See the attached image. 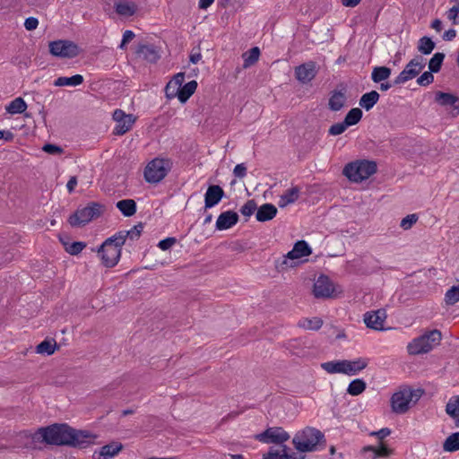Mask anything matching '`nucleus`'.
<instances>
[{"mask_svg":"<svg viewBox=\"0 0 459 459\" xmlns=\"http://www.w3.org/2000/svg\"><path fill=\"white\" fill-rule=\"evenodd\" d=\"M30 437L33 441L45 445L85 449L95 444L98 435L74 429L67 423H54L39 428Z\"/></svg>","mask_w":459,"mask_h":459,"instance_id":"f257e3e1","label":"nucleus"},{"mask_svg":"<svg viewBox=\"0 0 459 459\" xmlns=\"http://www.w3.org/2000/svg\"><path fill=\"white\" fill-rule=\"evenodd\" d=\"M321 442H325V435L319 429L313 427H306L302 430L298 431L292 439L295 449L300 453L317 450V446Z\"/></svg>","mask_w":459,"mask_h":459,"instance_id":"f03ea898","label":"nucleus"},{"mask_svg":"<svg viewBox=\"0 0 459 459\" xmlns=\"http://www.w3.org/2000/svg\"><path fill=\"white\" fill-rule=\"evenodd\" d=\"M121 239L120 236L118 238L112 236L107 238L98 248L97 252L106 267L112 268L118 263L123 246Z\"/></svg>","mask_w":459,"mask_h":459,"instance_id":"7ed1b4c3","label":"nucleus"},{"mask_svg":"<svg viewBox=\"0 0 459 459\" xmlns=\"http://www.w3.org/2000/svg\"><path fill=\"white\" fill-rule=\"evenodd\" d=\"M377 172V163L370 160H356L348 163L343 169V175L352 182H362Z\"/></svg>","mask_w":459,"mask_h":459,"instance_id":"20e7f679","label":"nucleus"},{"mask_svg":"<svg viewBox=\"0 0 459 459\" xmlns=\"http://www.w3.org/2000/svg\"><path fill=\"white\" fill-rule=\"evenodd\" d=\"M441 332L431 330L413 339L407 346L408 352L411 355H418L430 351L441 341Z\"/></svg>","mask_w":459,"mask_h":459,"instance_id":"39448f33","label":"nucleus"},{"mask_svg":"<svg viewBox=\"0 0 459 459\" xmlns=\"http://www.w3.org/2000/svg\"><path fill=\"white\" fill-rule=\"evenodd\" d=\"M312 253L311 247L305 240H299L294 244L293 248L283 255L281 259L275 261V267L278 271H284L294 267L295 260L309 255Z\"/></svg>","mask_w":459,"mask_h":459,"instance_id":"423d86ee","label":"nucleus"},{"mask_svg":"<svg viewBox=\"0 0 459 459\" xmlns=\"http://www.w3.org/2000/svg\"><path fill=\"white\" fill-rule=\"evenodd\" d=\"M103 205L99 203H90L83 208H79L69 217V223L73 227H81L89 223L93 219L99 218L103 213Z\"/></svg>","mask_w":459,"mask_h":459,"instance_id":"0eeeda50","label":"nucleus"},{"mask_svg":"<svg viewBox=\"0 0 459 459\" xmlns=\"http://www.w3.org/2000/svg\"><path fill=\"white\" fill-rule=\"evenodd\" d=\"M171 161L169 159L156 158L148 163L144 169V178L149 183H159L171 169Z\"/></svg>","mask_w":459,"mask_h":459,"instance_id":"6e6552de","label":"nucleus"},{"mask_svg":"<svg viewBox=\"0 0 459 459\" xmlns=\"http://www.w3.org/2000/svg\"><path fill=\"white\" fill-rule=\"evenodd\" d=\"M49 52L55 56L73 58L79 55V47L70 40H56L49 43Z\"/></svg>","mask_w":459,"mask_h":459,"instance_id":"1a4fd4ad","label":"nucleus"},{"mask_svg":"<svg viewBox=\"0 0 459 459\" xmlns=\"http://www.w3.org/2000/svg\"><path fill=\"white\" fill-rule=\"evenodd\" d=\"M255 439L265 444L273 443L282 446L290 439V435L281 427H272L257 434Z\"/></svg>","mask_w":459,"mask_h":459,"instance_id":"9d476101","label":"nucleus"},{"mask_svg":"<svg viewBox=\"0 0 459 459\" xmlns=\"http://www.w3.org/2000/svg\"><path fill=\"white\" fill-rule=\"evenodd\" d=\"M334 292V286L328 276L320 275L313 286V294L316 299L332 298Z\"/></svg>","mask_w":459,"mask_h":459,"instance_id":"9b49d317","label":"nucleus"},{"mask_svg":"<svg viewBox=\"0 0 459 459\" xmlns=\"http://www.w3.org/2000/svg\"><path fill=\"white\" fill-rule=\"evenodd\" d=\"M411 401V393L410 389H403L394 393L391 398L392 410L395 413L403 414L409 410V404Z\"/></svg>","mask_w":459,"mask_h":459,"instance_id":"f8f14e48","label":"nucleus"},{"mask_svg":"<svg viewBox=\"0 0 459 459\" xmlns=\"http://www.w3.org/2000/svg\"><path fill=\"white\" fill-rule=\"evenodd\" d=\"M316 65L314 61L304 63L295 68L296 79L302 82H311L316 75Z\"/></svg>","mask_w":459,"mask_h":459,"instance_id":"ddd939ff","label":"nucleus"},{"mask_svg":"<svg viewBox=\"0 0 459 459\" xmlns=\"http://www.w3.org/2000/svg\"><path fill=\"white\" fill-rule=\"evenodd\" d=\"M386 318V313L384 309L369 311L364 315V323L367 327L381 331L384 330V323Z\"/></svg>","mask_w":459,"mask_h":459,"instance_id":"4468645a","label":"nucleus"},{"mask_svg":"<svg viewBox=\"0 0 459 459\" xmlns=\"http://www.w3.org/2000/svg\"><path fill=\"white\" fill-rule=\"evenodd\" d=\"M280 449L270 447L268 452L263 455V459H305V455H298L290 452L286 445L280 446Z\"/></svg>","mask_w":459,"mask_h":459,"instance_id":"2eb2a0df","label":"nucleus"},{"mask_svg":"<svg viewBox=\"0 0 459 459\" xmlns=\"http://www.w3.org/2000/svg\"><path fill=\"white\" fill-rule=\"evenodd\" d=\"M224 196L223 189L218 185L210 186L204 195V207L210 209L218 204Z\"/></svg>","mask_w":459,"mask_h":459,"instance_id":"dca6fc26","label":"nucleus"},{"mask_svg":"<svg viewBox=\"0 0 459 459\" xmlns=\"http://www.w3.org/2000/svg\"><path fill=\"white\" fill-rule=\"evenodd\" d=\"M238 214L233 211H226L221 212L216 221V230H228L234 225H236L238 221Z\"/></svg>","mask_w":459,"mask_h":459,"instance_id":"f3484780","label":"nucleus"},{"mask_svg":"<svg viewBox=\"0 0 459 459\" xmlns=\"http://www.w3.org/2000/svg\"><path fill=\"white\" fill-rule=\"evenodd\" d=\"M123 449V445L120 442L113 441L108 445L103 446L98 456L94 459H109L117 455ZM97 453L94 454V455Z\"/></svg>","mask_w":459,"mask_h":459,"instance_id":"a211bd4d","label":"nucleus"},{"mask_svg":"<svg viewBox=\"0 0 459 459\" xmlns=\"http://www.w3.org/2000/svg\"><path fill=\"white\" fill-rule=\"evenodd\" d=\"M255 218L258 221L264 222L273 219L277 214V208L272 204H264L256 209Z\"/></svg>","mask_w":459,"mask_h":459,"instance_id":"6ab92c4d","label":"nucleus"},{"mask_svg":"<svg viewBox=\"0 0 459 459\" xmlns=\"http://www.w3.org/2000/svg\"><path fill=\"white\" fill-rule=\"evenodd\" d=\"M346 95L342 91H333L329 98L328 107L332 111L341 110L346 103Z\"/></svg>","mask_w":459,"mask_h":459,"instance_id":"aec40b11","label":"nucleus"},{"mask_svg":"<svg viewBox=\"0 0 459 459\" xmlns=\"http://www.w3.org/2000/svg\"><path fill=\"white\" fill-rule=\"evenodd\" d=\"M380 95L377 91H371L363 94L359 100V105L365 110H370L379 100Z\"/></svg>","mask_w":459,"mask_h":459,"instance_id":"412c9836","label":"nucleus"},{"mask_svg":"<svg viewBox=\"0 0 459 459\" xmlns=\"http://www.w3.org/2000/svg\"><path fill=\"white\" fill-rule=\"evenodd\" d=\"M143 230V224L140 222L137 225H134L131 230L119 231L116 233L114 236L116 238H118V236H120L124 245L127 238H129L130 240L138 239L142 234Z\"/></svg>","mask_w":459,"mask_h":459,"instance_id":"4be33fe9","label":"nucleus"},{"mask_svg":"<svg viewBox=\"0 0 459 459\" xmlns=\"http://www.w3.org/2000/svg\"><path fill=\"white\" fill-rule=\"evenodd\" d=\"M321 368L329 374H346V359L324 362Z\"/></svg>","mask_w":459,"mask_h":459,"instance_id":"5701e85b","label":"nucleus"},{"mask_svg":"<svg viewBox=\"0 0 459 459\" xmlns=\"http://www.w3.org/2000/svg\"><path fill=\"white\" fill-rule=\"evenodd\" d=\"M299 196V188L293 186L290 189L286 190L280 197L279 206L285 207L290 204H293L298 200Z\"/></svg>","mask_w":459,"mask_h":459,"instance_id":"b1692460","label":"nucleus"},{"mask_svg":"<svg viewBox=\"0 0 459 459\" xmlns=\"http://www.w3.org/2000/svg\"><path fill=\"white\" fill-rule=\"evenodd\" d=\"M117 208L126 217H131L136 212V203L133 199H123L116 204Z\"/></svg>","mask_w":459,"mask_h":459,"instance_id":"393cba45","label":"nucleus"},{"mask_svg":"<svg viewBox=\"0 0 459 459\" xmlns=\"http://www.w3.org/2000/svg\"><path fill=\"white\" fill-rule=\"evenodd\" d=\"M137 53L150 63H155L160 55L152 45H142L139 47Z\"/></svg>","mask_w":459,"mask_h":459,"instance_id":"a878e982","label":"nucleus"},{"mask_svg":"<svg viewBox=\"0 0 459 459\" xmlns=\"http://www.w3.org/2000/svg\"><path fill=\"white\" fill-rule=\"evenodd\" d=\"M197 88V82L193 80L186 82L184 86L179 88L178 100L181 103H185L187 100L195 93Z\"/></svg>","mask_w":459,"mask_h":459,"instance_id":"bb28decb","label":"nucleus"},{"mask_svg":"<svg viewBox=\"0 0 459 459\" xmlns=\"http://www.w3.org/2000/svg\"><path fill=\"white\" fill-rule=\"evenodd\" d=\"M446 412L455 420V425L459 427V395L449 399L446 405Z\"/></svg>","mask_w":459,"mask_h":459,"instance_id":"cd10ccee","label":"nucleus"},{"mask_svg":"<svg viewBox=\"0 0 459 459\" xmlns=\"http://www.w3.org/2000/svg\"><path fill=\"white\" fill-rule=\"evenodd\" d=\"M136 5L132 2L123 1L115 4L117 13L123 16H132L136 12Z\"/></svg>","mask_w":459,"mask_h":459,"instance_id":"c85d7f7f","label":"nucleus"},{"mask_svg":"<svg viewBox=\"0 0 459 459\" xmlns=\"http://www.w3.org/2000/svg\"><path fill=\"white\" fill-rule=\"evenodd\" d=\"M83 82V77L81 74H75L71 77H58L55 82V86H78Z\"/></svg>","mask_w":459,"mask_h":459,"instance_id":"c756f323","label":"nucleus"},{"mask_svg":"<svg viewBox=\"0 0 459 459\" xmlns=\"http://www.w3.org/2000/svg\"><path fill=\"white\" fill-rule=\"evenodd\" d=\"M392 70L387 66H376L371 73V80L376 82H381L388 79L391 75Z\"/></svg>","mask_w":459,"mask_h":459,"instance_id":"7c9ffc66","label":"nucleus"},{"mask_svg":"<svg viewBox=\"0 0 459 459\" xmlns=\"http://www.w3.org/2000/svg\"><path fill=\"white\" fill-rule=\"evenodd\" d=\"M298 325L306 330L317 331L322 327L323 320L317 316L312 318H302L299 321Z\"/></svg>","mask_w":459,"mask_h":459,"instance_id":"2f4dec72","label":"nucleus"},{"mask_svg":"<svg viewBox=\"0 0 459 459\" xmlns=\"http://www.w3.org/2000/svg\"><path fill=\"white\" fill-rule=\"evenodd\" d=\"M368 363L363 359H358L356 360H346V375L353 376L357 372L364 369Z\"/></svg>","mask_w":459,"mask_h":459,"instance_id":"473e14b6","label":"nucleus"},{"mask_svg":"<svg viewBox=\"0 0 459 459\" xmlns=\"http://www.w3.org/2000/svg\"><path fill=\"white\" fill-rule=\"evenodd\" d=\"M26 108L27 104L24 100L21 97H18L10 102V104L6 107V111L12 115L22 114L26 110Z\"/></svg>","mask_w":459,"mask_h":459,"instance_id":"72a5a7b5","label":"nucleus"},{"mask_svg":"<svg viewBox=\"0 0 459 459\" xmlns=\"http://www.w3.org/2000/svg\"><path fill=\"white\" fill-rule=\"evenodd\" d=\"M435 100L441 106H455L458 98L452 93L437 91L435 95Z\"/></svg>","mask_w":459,"mask_h":459,"instance_id":"f704fd0d","label":"nucleus"},{"mask_svg":"<svg viewBox=\"0 0 459 459\" xmlns=\"http://www.w3.org/2000/svg\"><path fill=\"white\" fill-rule=\"evenodd\" d=\"M59 240L65 247V251L72 255L80 254L86 247V243L82 241H75L73 243L64 242V238L62 237H59Z\"/></svg>","mask_w":459,"mask_h":459,"instance_id":"c9c22d12","label":"nucleus"},{"mask_svg":"<svg viewBox=\"0 0 459 459\" xmlns=\"http://www.w3.org/2000/svg\"><path fill=\"white\" fill-rule=\"evenodd\" d=\"M419 74V69H406L404 67V69L394 79V85L405 83L406 82L415 78Z\"/></svg>","mask_w":459,"mask_h":459,"instance_id":"e433bc0d","label":"nucleus"},{"mask_svg":"<svg viewBox=\"0 0 459 459\" xmlns=\"http://www.w3.org/2000/svg\"><path fill=\"white\" fill-rule=\"evenodd\" d=\"M57 348L58 346L55 340H44L43 342L37 345L36 351L37 353L39 354L51 355L55 352L56 349Z\"/></svg>","mask_w":459,"mask_h":459,"instance_id":"4c0bfd02","label":"nucleus"},{"mask_svg":"<svg viewBox=\"0 0 459 459\" xmlns=\"http://www.w3.org/2000/svg\"><path fill=\"white\" fill-rule=\"evenodd\" d=\"M135 121V117L134 116L128 117L126 119H123L121 122L117 123L114 128V134L117 135H122L128 132L132 126Z\"/></svg>","mask_w":459,"mask_h":459,"instance_id":"58836bf2","label":"nucleus"},{"mask_svg":"<svg viewBox=\"0 0 459 459\" xmlns=\"http://www.w3.org/2000/svg\"><path fill=\"white\" fill-rule=\"evenodd\" d=\"M362 115L363 114L360 108H353L346 114L343 121L349 127L358 124L360 121Z\"/></svg>","mask_w":459,"mask_h":459,"instance_id":"ea45409f","label":"nucleus"},{"mask_svg":"<svg viewBox=\"0 0 459 459\" xmlns=\"http://www.w3.org/2000/svg\"><path fill=\"white\" fill-rule=\"evenodd\" d=\"M435 48V42L429 37L424 36L420 39L418 50L423 55H429Z\"/></svg>","mask_w":459,"mask_h":459,"instance_id":"a19ab883","label":"nucleus"},{"mask_svg":"<svg viewBox=\"0 0 459 459\" xmlns=\"http://www.w3.org/2000/svg\"><path fill=\"white\" fill-rule=\"evenodd\" d=\"M443 448L447 452L459 450V432L453 433L444 442Z\"/></svg>","mask_w":459,"mask_h":459,"instance_id":"79ce46f5","label":"nucleus"},{"mask_svg":"<svg viewBox=\"0 0 459 459\" xmlns=\"http://www.w3.org/2000/svg\"><path fill=\"white\" fill-rule=\"evenodd\" d=\"M260 49L257 47H254L249 49L247 52L243 54L244 58V67H248L254 65L259 58Z\"/></svg>","mask_w":459,"mask_h":459,"instance_id":"37998d69","label":"nucleus"},{"mask_svg":"<svg viewBox=\"0 0 459 459\" xmlns=\"http://www.w3.org/2000/svg\"><path fill=\"white\" fill-rule=\"evenodd\" d=\"M444 59V53H435L429 63V71H431L432 73H438L441 69Z\"/></svg>","mask_w":459,"mask_h":459,"instance_id":"c03bdc74","label":"nucleus"},{"mask_svg":"<svg viewBox=\"0 0 459 459\" xmlns=\"http://www.w3.org/2000/svg\"><path fill=\"white\" fill-rule=\"evenodd\" d=\"M444 300L449 306H453L459 301V284L452 286L446 290Z\"/></svg>","mask_w":459,"mask_h":459,"instance_id":"a18cd8bd","label":"nucleus"},{"mask_svg":"<svg viewBox=\"0 0 459 459\" xmlns=\"http://www.w3.org/2000/svg\"><path fill=\"white\" fill-rule=\"evenodd\" d=\"M366 389V383L362 379L352 380L347 389L351 395H359Z\"/></svg>","mask_w":459,"mask_h":459,"instance_id":"49530a36","label":"nucleus"},{"mask_svg":"<svg viewBox=\"0 0 459 459\" xmlns=\"http://www.w3.org/2000/svg\"><path fill=\"white\" fill-rule=\"evenodd\" d=\"M363 451H371L374 453L375 457H386L391 454V450L384 446L383 444L380 446L376 447L373 446H368L363 448Z\"/></svg>","mask_w":459,"mask_h":459,"instance_id":"de8ad7c7","label":"nucleus"},{"mask_svg":"<svg viewBox=\"0 0 459 459\" xmlns=\"http://www.w3.org/2000/svg\"><path fill=\"white\" fill-rule=\"evenodd\" d=\"M424 58L421 56H416L405 66L406 69H419L420 73L425 67Z\"/></svg>","mask_w":459,"mask_h":459,"instance_id":"09e8293b","label":"nucleus"},{"mask_svg":"<svg viewBox=\"0 0 459 459\" xmlns=\"http://www.w3.org/2000/svg\"><path fill=\"white\" fill-rule=\"evenodd\" d=\"M257 209V205L255 200H248L240 209V212L247 217L251 216Z\"/></svg>","mask_w":459,"mask_h":459,"instance_id":"8fccbe9b","label":"nucleus"},{"mask_svg":"<svg viewBox=\"0 0 459 459\" xmlns=\"http://www.w3.org/2000/svg\"><path fill=\"white\" fill-rule=\"evenodd\" d=\"M418 219L417 214H409L401 221L400 226L403 230H409L417 222Z\"/></svg>","mask_w":459,"mask_h":459,"instance_id":"3c124183","label":"nucleus"},{"mask_svg":"<svg viewBox=\"0 0 459 459\" xmlns=\"http://www.w3.org/2000/svg\"><path fill=\"white\" fill-rule=\"evenodd\" d=\"M433 73L431 71L424 72L418 79L417 83L420 86H428L431 84L434 81V76L432 74Z\"/></svg>","mask_w":459,"mask_h":459,"instance_id":"603ef678","label":"nucleus"},{"mask_svg":"<svg viewBox=\"0 0 459 459\" xmlns=\"http://www.w3.org/2000/svg\"><path fill=\"white\" fill-rule=\"evenodd\" d=\"M348 128V126L345 125V122L342 121L341 123L333 124L330 126L328 133L331 135H339L345 132V130Z\"/></svg>","mask_w":459,"mask_h":459,"instance_id":"864d4df0","label":"nucleus"},{"mask_svg":"<svg viewBox=\"0 0 459 459\" xmlns=\"http://www.w3.org/2000/svg\"><path fill=\"white\" fill-rule=\"evenodd\" d=\"M447 18L453 21L454 24H459V3L448 10Z\"/></svg>","mask_w":459,"mask_h":459,"instance_id":"5fc2aeb1","label":"nucleus"},{"mask_svg":"<svg viewBox=\"0 0 459 459\" xmlns=\"http://www.w3.org/2000/svg\"><path fill=\"white\" fill-rule=\"evenodd\" d=\"M42 150L51 155H57L63 153V149L60 146L52 143H47L42 147Z\"/></svg>","mask_w":459,"mask_h":459,"instance_id":"6e6d98bb","label":"nucleus"},{"mask_svg":"<svg viewBox=\"0 0 459 459\" xmlns=\"http://www.w3.org/2000/svg\"><path fill=\"white\" fill-rule=\"evenodd\" d=\"M178 91H179V88H176L175 85H173V83H171L170 82H169L165 87V94H166V97L169 98V99H173L175 97H178Z\"/></svg>","mask_w":459,"mask_h":459,"instance_id":"4d7b16f0","label":"nucleus"},{"mask_svg":"<svg viewBox=\"0 0 459 459\" xmlns=\"http://www.w3.org/2000/svg\"><path fill=\"white\" fill-rule=\"evenodd\" d=\"M177 242V239L175 238H167L165 239H162L159 242L158 247L161 250H168L175 243Z\"/></svg>","mask_w":459,"mask_h":459,"instance_id":"13d9d810","label":"nucleus"},{"mask_svg":"<svg viewBox=\"0 0 459 459\" xmlns=\"http://www.w3.org/2000/svg\"><path fill=\"white\" fill-rule=\"evenodd\" d=\"M233 174L236 178H243L247 175V167L244 163L236 165L233 169Z\"/></svg>","mask_w":459,"mask_h":459,"instance_id":"bf43d9fd","label":"nucleus"},{"mask_svg":"<svg viewBox=\"0 0 459 459\" xmlns=\"http://www.w3.org/2000/svg\"><path fill=\"white\" fill-rule=\"evenodd\" d=\"M134 36L135 35L132 30H126L123 34V39H122L119 48L122 49L125 48L126 45L127 43H129L134 38Z\"/></svg>","mask_w":459,"mask_h":459,"instance_id":"052dcab7","label":"nucleus"},{"mask_svg":"<svg viewBox=\"0 0 459 459\" xmlns=\"http://www.w3.org/2000/svg\"><path fill=\"white\" fill-rule=\"evenodd\" d=\"M185 81V74L178 73L173 76V78L169 81L176 88H181L182 84Z\"/></svg>","mask_w":459,"mask_h":459,"instance_id":"680f3d73","label":"nucleus"},{"mask_svg":"<svg viewBox=\"0 0 459 459\" xmlns=\"http://www.w3.org/2000/svg\"><path fill=\"white\" fill-rule=\"evenodd\" d=\"M39 25V21L35 17H29L24 22V27L27 30H33Z\"/></svg>","mask_w":459,"mask_h":459,"instance_id":"e2e57ef3","label":"nucleus"},{"mask_svg":"<svg viewBox=\"0 0 459 459\" xmlns=\"http://www.w3.org/2000/svg\"><path fill=\"white\" fill-rule=\"evenodd\" d=\"M131 116H132L131 114H126L121 109H116L113 113V118L117 123L121 122L123 119H126Z\"/></svg>","mask_w":459,"mask_h":459,"instance_id":"0e129e2a","label":"nucleus"},{"mask_svg":"<svg viewBox=\"0 0 459 459\" xmlns=\"http://www.w3.org/2000/svg\"><path fill=\"white\" fill-rule=\"evenodd\" d=\"M391 434V430L388 428H383L378 431L372 432V436H376L378 439L383 440L385 437Z\"/></svg>","mask_w":459,"mask_h":459,"instance_id":"69168bd1","label":"nucleus"},{"mask_svg":"<svg viewBox=\"0 0 459 459\" xmlns=\"http://www.w3.org/2000/svg\"><path fill=\"white\" fill-rule=\"evenodd\" d=\"M455 36H456V31H455V30H454V29H450V30H446V31L444 33V35H443V39H444L445 40H448V41H450V40L454 39L455 38Z\"/></svg>","mask_w":459,"mask_h":459,"instance_id":"338daca9","label":"nucleus"},{"mask_svg":"<svg viewBox=\"0 0 459 459\" xmlns=\"http://www.w3.org/2000/svg\"><path fill=\"white\" fill-rule=\"evenodd\" d=\"M77 185V179L75 177H72L67 184H66V187H67V190L69 193H72L74 190V187L76 186Z\"/></svg>","mask_w":459,"mask_h":459,"instance_id":"774afa93","label":"nucleus"}]
</instances>
